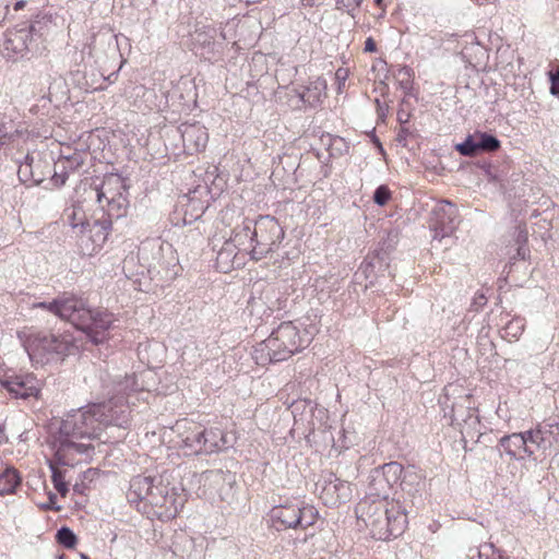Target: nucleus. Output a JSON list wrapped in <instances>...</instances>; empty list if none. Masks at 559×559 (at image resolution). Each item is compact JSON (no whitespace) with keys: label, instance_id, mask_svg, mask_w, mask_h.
<instances>
[{"label":"nucleus","instance_id":"17","mask_svg":"<svg viewBox=\"0 0 559 559\" xmlns=\"http://www.w3.org/2000/svg\"><path fill=\"white\" fill-rule=\"evenodd\" d=\"M217 29L214 26L204 25L197 27L192 35V45L197 53L206 60H216L222 55V43L216 41Z\"/></svg>","mask_w":559,"mask_h":559},{"label":"nucleus","instance_id":"52","mask_svg":"<svg viewBox=\"0 0 559 559\" xmlns=\"http://www.w3.org/2000/svg\"><path fill=\"white\" fill-rule=\"evenodd\" d=\"M49 175H51L50 167L46 168L45 166H41L37 170V176H35V178H34V186H39L40 183H43L45 181L46 177Z\"/></svg>","mask_w":559,"mask_h":559},{"label":"nucleus","instance_id":"61","mask_svg":"<svg viewBox=\"0 0 559 559\" xmlns=\"http://www.w3.org/2000/svg\"><path fill=\"white\" fill-rule=\"evenodd\" d=\"M11 15V9L8 3L3 4V9L0 10V24Z\"/></svg>","mask_w":559,"mask_h":559},{"label":"nucleus","instance_id":"13","mask_svg":"<svg viewBox=\"0 0 559 559\" xmlns=\"http://www.w3.org/2000/svg\"><path fill=\"white\" fill-rule=\"evenodd\" d=\"M37 308L49 311L52 314H73L81 311L86 312V314H102L98 311L94 312L85 298L69 292L63 293L50 302L33 304L32 309Z\"/></svg>","mask_w":559,"mask_h":559},{"label":"nucleus","instance_id":"37","mask_svg":"<svg viewBox=\"0 0 559 559\" xmlns=\"http://www.w3.org/2000/svg\"><path fill=\"white\" fill-rule=\"evenodd\" d=\"M454 148L463 156L474 157L478 155L477 141L475 136V132L473 134H468L466 139L457 143Z\"/></svg>","mask_w":559,"mask_h":559},{"label":"nucleus","instance_id":"18","mask_svg":"<svg viewBox=\"0 0 559 559\" xmlns=\"http://www.w3.org/2000/svg\"><path fill=\"white\" fill-rule=\"evenodd\" d=\"M88 48L90 55L97 63H105L109 59H116L119 55L117 36L109 29L96 33Z\"/></svg>","mask_w":559,"mask_h":559},{"label":"nucleus","instance_id":"20","mask_svg":"<svg viewBox=\"0 0 559 559\" xmlns=\"http://www.w3.org/2000/svg\"><path fill=\"white\" fill-rule=\"evenodd\" d=\"M178 132L187 153H198L206 147L209 133L204 126L200 123H181L178 127Z\"/></svg>","mask_w":559,"mask_h":559},{"label":"nucleus","instance_id":"51","mask_svg":"<svg viewBox=\"0 0 559 559\" xmlns=\"http://www.w3.org/2000/svg\"><path fill=\"white\" fill-rule=\"evenodd\" d=\"M348 76V70L345 68H338L335 72V79L338 83V93L342 92L343 86L345 85L346 79Z\"/></svg>","mask_w":559,"mask_h":559},{"label":"nucleus","instance_id":"43","mask_svg":"<svg viewBox=\"0 0 559 559\" xmlns=\"http://www.w3.org/2000/svg\"><path fill=\"white\" fill-rule=\"evenodd\" d=\"M203 428L201 426H198L194 424V433H193V438H194V455H198V454H205V445H203Z\"/></svg>","mask_w":559,"mask_h":559},{"label":"nucleus","instance_id":"31","mask_svg":"<svg viewBox=\"0 0 559 559\" xmlns=\"http://www.w3.org/2000/svg\"><path fill=\"white\" fill-rule=\"evenodd\" d=\"M236 249L229 241H226L217 252L216 266L222 272L226 273L234 266V259L237 254Z\"/></svg>","mask_w":559,"mask_h":559},{"label":"nucleus","instance_id":"6","mask_svg":"<svg viewBox=\"0 0 559 559\" xmlns=\"http://www.w3.org/2000/svg\"><path fill=\"white\" fill-rule=\"evenodd\" d=\"M271 526L277 532L286 530H307L314 525L318 511L302 500H286L269 511Z\"/></svg>","mask_w":559,"mask_h":559},{"label":"nucleus","instance_id":"19","mask_svg":"<svg viewBox=\"0 0 559 559\" xmlns=\"http://www.w3.org/2000/svg\"><path fill=\"white\" fill-rule=\"evenodd\" d=\"M499 447L511 460L521 461L535 454L534 447L523 432H514L500 438Z\"/></svg>","mask_w":559,"mask_h":559},{"label":"nucleus","instance_id":"26","mask_svg":"<svg viewBox=\"0 0 559 559\" xmlns=\"http://www.w3.org/2000/svg\"><path fill=\"white\" fill-rule=\"evenodd\" d=\"M239 251H247L249 253L255 243L253 237V222L246 218L241 225H237L233 230V236L228 240Z\"/></svg>","mask_w":559,"mask_h":559},{"label":"nucleus","instance_id":"56","mask_svg":"<svg viewBox=\"0 0 559 559\" xmlns=\"http://www.w3.org/2000/svg\"><path fill=\"white\" fill-rule=\"evenodd\" d=\"M296 94L297 96L299 97V99L304 103V104H308L310 106H316V104L318 103V97L317 96H313V98L311 99V96H307V91L306 88L302 90V91H296Z\"/></svg>","mask_w":559,"mask_h":559},{"label":"nucleus","instance_id":"64","mask_svg":"<svg viewBox=\"0 0 559 559\" xmlns=\"http://www.w3.org/2000/svg\"><path fill=\"white\" fill-rule=\"evenodd\" d=\"M527 249L524 246H518L516 255L521 259H525Z\"/></svg>","mask_w":559,"mask_h":559},{"label":"nucleus","instance_id":"10","mask_svg":"<svg viewBox=\"0 0 559 559\" xmlns=\"http://www.w3.org/2000/svg\"><path fill=\"white\" fill-rule=\"evenodd\" d=\"M112 223L110 218H95L92 223L85 221L81 223V234L78 245L83 255H92L106 242L111 230Z\"/></svg>","mask_w":559,"mask_h":559},{"label":"nucleus","instance_id":"29","mask_svg":"<svg viewBox=\"0 0 559 559\" xmlns=\"http://www.w3.org/2000/svg\"><path fill=\"white\" fill-rule=\"evenodd\" d=\"M2 385L15 397L27 399L38 394V388L28 378L14 377L2 382Z\"/></svg>","mask_w":559,"mask_h":559},{"label":"nucleus","instance_id":"45","mask_svg":"<svg viewBox=\"0 0 559 559\" xmlns=\"http://www.w3.org/2000/svg\"><path fill=\"white\" fill-rule=\"evenodd\" d=\"M485 176L488 180V182L491 183H499L502 185L503 179L501 178L500 174L498 173V169L493 167L492 165H484L483 166Z\"/></svg>","mask_w":559,"mask_h":559},{"label":"nucleus","instance_id":"47","mask_svg":"<svg viewBox=\"0 0 559 559\" xmlns=\"http://www.w3.org/2000/svg\"><path fill=\"white\" fill-rule=\"evenodd\" d=\"M325 87V82L324 81H317L314 83H311L309 86L306 87V91H307V96H311V99L313 98V96H317L318 97V102L320 100V95H321V88H324Z\"/></svg>","mask_w":559,"mask_h":559},{"label":"nucleus","instance_id":"11","mask_svg":"<svg viewBox=\"0 0 559 559\" xmlns=\"http://www.w3.org/2000/svg\"><path fill=\"white\" fill-rule=\"evenodd\" d=\"M390 261V257L383 252H369L354 274L356 283L361 284L365 281L367 288L369 285H374L381 277H394Z\"/></svg>","mask_w":559,"mask_h":559},{"label":"nucleus","instance_id":"58","mask_svg":"<svg viewBox=\"0 0 559 559\" xmlns=\"http://www.w3.org/2000/svg\"><path fill=\"white\" fill-rule=\"evenodd\" d=\"M350 1L349 0H336L335 2V7L337 10H342V9H347V13L354 17L355 16V13H354V9H349L350 7Z\"/></svg>","mask_w":559,"mask_h":559},{"label":"nucleus","instance_id":"53","mask_svg":"<svg viewBox=\"0 0 559 559\" xmlns=\"http://www.w3.org/2000/svg\"><path fill=\"white\" fill-rule=\"evenodd\" d=\"M206 302L200 298H195V299H191L189 300V306H188V309L187 311H204V307H205Z\"/></svg>","mask_w":559,"mask_h":559},{"label":"nucleus","instance_id":"59","mask_svg":"<svg viewBox=\"0 0 559 559\" xmlns=\"http://www.w3.org/2000/svg\"><path fill=\"white\" fill-rule=\"evenodd\" d=\"M527 242V231L525 229H518L516 243L518 246H524Z\"/></svg>","mask_w":559,"mask_h":559},{"label":"nucleus","instance_id":"63","mask_svg":"<svg viewBox=\"0 0 559 559\" xmlns=\"http://www.w3.org/2000/svg\"><path fill=\"white\" fill-rule=\"evenodd\" d=\"M26 4H27V2H26V1H24V0H19V1H16V2L14 3V5H13L12 10H11V13H12V12H17V11H20V10L24 9Z\"/></svg>","mask_w":559,"mask_h":559},{"label":"nucleus","instance_id":"57","mask_svg":"<svg viewBox=\"0 0 559 559\" xmlns=\"http://www.w3.org/2000/svg\"><path fill=\"white\" fill-rule=\"evenodd\" d=\"M0 139L1 141H5V143L14 139V135L8 130L7 122H0Z\"/></svg>","mask_w":559,"mask_h":559},{"label":"nucleus","instance_id":"25","mask_svg":"<svg viewBox=\"0 0 559 559\" xmlns=\"http://www.w3.org/2000/svg\"><path fill=\"white\" fill-rule=\"evenodd\" d=\"M203 435L205 454L221 452L231 447V440L221 428H203Z\"/></svg>","mask_w":559,"mask_h":559},{"label":"nucleus","instance_id":"39","mask_svg":"<svg viewBox=\"0 0 559 559\" xmlns=\"http://www.w3.org/2000/svg\"><path fill=\"white\" fill-rule=\"evenodd\" d=\"M56 540L58 544L69 549L73 548L78 543L76 535L68 526H62L57 531Z\"/></svg>","mask_w":559,"mask_h":559},{"label":"nucleus","instance_id":"40","mask_svg":"<svg viewBox=\"0 0 559 559\" xmlns=\"http://www.w3.org/2000/svg\"><path fill=\"white\" fill-rule=\"evenodd\" d=\"M199 192L200 190L198 189L192 192L193 195L189 194V201L187 204L188 209L194 212V214H191V216L194 218H199L207 207V205H204L203 202L197 200L195 194Z\"/></svg>","mask_w":559,"mask_h":559},{"label":"nucleus","instance_id":"60","mask_svg":"<svg viewBox=\"0 0 559 559\" xmlns=\"http://www.w3.org/2000/svg\"><path fill=\"white\" fill-rule=\"evenodd\" d=\"M364 50L366 52H374L377 51V44L372 37H368L365 41V48Z\"/></svg>","mask_w":559,"mask_h":559},{"label":"nucleus","instance_id":"21","mask_svg":"<svg viewBox=\"0 0 559 559\" xmlns=\"http://www.w3.org/2000/svg\"><path fill=\"white\" fill-rule=\"evenodd\" d=\"M142 390H144V386L139 382L138 376L135 373L127 374L123 379L114 381L112 396L108 401H112L114 406L126 405L129 407L128 402H124V397L129 396L130 393ZM115 408L118 409V407ZM128 412L130 413V408H128Z\"/></svg>","mask_w":559,"mask_h":559},{"label":"nucleus","instance_id":"28","mask_svg":"<svg viewBox=\"0 0 559 559\" xmlns=\"http://www.w3.org/2000/svg\"><path fill=\"white\" fill-rule=\"evenodd\" d=\"M139 260L143 261L142 266L146 267L147 274L151 280H154L163 271L167 270V266L162 261V247H157L156 250H151V258L147 254V247L143 246L139 250Z\"/></svg>","mask_w":559,"mask_h":559},{"label":"nucleus","instance_id":"23","mask_svg":"<svg viewBox=\"0 0 559 559\" xmlns=\"http://www.w3.org/2000/svg\"><path fill=\"white\" fill-rule=\"evenodd\" d=\"M399 483L401 485L402 491L411 497L412 504L421 501L424 481L421 475L418 472L413 468H403V474Z\"/></svg>","mask_w":559,"mask_h":559},{"label":"nucleus","instance_id":"15","mask_svg":"<svg viewBox=\"0 0 559 559\" xmlns=\"http://www.w3.org/2000/svg\"><path fill=\"white\" fill-rule=\"evenodd\" d=\"M293 355L285 343L280 341L273 332L271 335L259 343L253 350V358L258 365L265 366L287 360Z\"/></svg>","mask_w":559,"mask_h":559},{"label":"nucleus","instance_id":"4","mask_svg":"<svg viewBox=\"0 0 559 559\" xmlns=\"http://www.w3.org/2000/svg\"><path fill=\"white\" fill-rule=\"evenodd\" d=\"M112 401H104L72 409L61 420L57 438L96 439L105 427H129V412L126 405H116Z\"/></svg>","mask_w":559,"mask_h":559},{"label":"nucleus","instance_id":"49","mask_svg":"<svg viewBox=\"0 0 559 559\" xmlns=\"http://www.w3.org/2000/svg\"><path fill=\"white\" fill-rule=\"evenodd\" d=\"M413 136V132H411L407 128L402 127L396 134V142L401 144L403 147L408 146V138Z\"/></svg>","mask_w":559,"mask_h":559},{"label":"nucleus","instance_id":"42","mask_svg":"<svg viewBox=\"0 0 559 559\" xmlns=\"http://www.w3.org/2000/svg\"><path fill=\"white\" fill-rule=\"evenodd\" d=\"M488 298L486 294L481 290L475 294L469 305L468 311L479 312L484 310V307L487 305Z\"/></svg>","mask_w":559,"mask_h":559},{"label":"nucleus","instance_id":"32","mask_svg":"<svg viewBox=\"0 0 559 559\" xmlns=\"http://www.w3.org/2000/svg\"><path fill=\"white\" fill-rule=\"evenodd\" d=\"M478 153H493L501 147L500 140L488 132L475 131Z\"/></svg>","mask_w":559,"mask_h":559},{"label":"nucleus","instance_id":"7","mask_svg":"<svg viewBox=\"0 0 559 559\" xmlns=\"http://www.w3.org/2000/svg\"><path fill=\"white\" fill-rule=\"evenodd\" d=\"M129 186L123 177L109 174L104 177L102 185L96 188V198L105 218H120L129 207Z\"/></svg>","mask_w":559,"mask_h":559},{"label":"nucleus","instance_id":"27","mask_svg":"<svg viewBox=\"0 0 559 559\" xmlns=\"http://www.w3.org/2000/svg\"><path fill=\"white\" fill-rule=\"evenodd\" d=\"M41 166L49 168V162L45 157L40 154H37L36 156L29 153L26 154L24 160L19 166V180L22 183H26L28 180L34 181L35 176H37V170Z\"/></svg>","mask_w":559,"mask_h":559},{"label":"nucleus","instance_id":"12","mask_svg":"<svg viewBox=\"0 0 559 559\" xmlns=\"http://www.w3.org/2000/svg\"><path fill=\"white\" fill-rule=\"evenodd\" d=\"M460 216L456 205L450 201L437 203L430 212L429 228L433 238L441 240L450 236L459 226Z\"/></svg>","mask_w":559,"mask_h":559},{"label":"nucleus","instance_id":"54","mask_svg":"<svg viewBox=\"0 0 559 559\" xmlns=\"http://www.w3.org/2000/svg\"><path fill=\"white\" fill-rule=\"evenodd\" d=\"M56 500H57V496H56V493H53V492H51V491H50V492L48 493V502L43 503V504L40 506V508H41L43 510H56V511H59V510H60V507H59V506H56Z\"/></svg>","mask_w":559,"mask_h":559},{"label":"nucleus","instance_id":"48","mask_svg":"<svg viewBox=\"0 0 559 559\" xmlns=\"http://www.w3.org/2000/svg\"><path fill=\"white\" fill-rule=\"evenodd\" d=\"M550 81V94L559 97V69L548 73Z\"/></svg>","mask_w":559,"mask_h":559},{"label":"nucleus","instance_id":"41","mask_svg":"<svg viewBox=\"0 0 559 559\" xmlns=\"http://www.w3.org/2000/svg\"><path fill=\"white\" fill-rule=\"evenodd\" d=\"M391 195L392 193L388 186L381 185L374 190L372 200L377 205L384 206L391 199Z\"/></svg>","mask_w":559,"mask_h":559},{"label":"nucleus","instance_id":"55","mask_svg":"<svg viewBox=\"0 0 559 559\" xmlns=\"http://www.w3.org/2000/svg\"><path fill=\"white\" fill-rule=\"evenodd\" d=\"M68 221L70 226L73 229H79V235L81 234V223L84 222L83 219H78V212L75 209H73L72 213L68 215Z\"/></svg>","mask_w":559,"mask_h":559},{"label":"nucleus","instance_id":"24","mask_svg":"<svg viewBox=\"0 0 559 559\" xmlns=\"http://www.w3.org/2000/svg\"><path fill=\"white\" fill-rule=\"evenodd\" d=\"M559 432V423L556 420H551L545 425H537L536 428L530 429L525 431L526 438L531 441V444L534 447V451L536 452L539 449H545L547 444H550L549 437L554 435H558Z\"/></svg>","mask_w":559,"mask_h":559},{"label":"nucleus","instance_id":"62","mask_svg":"<svg viewBox=\"0 0 559 559\" xmlns=\"http://www.w3.org/2000/svg\"><path fill=\"white\" fill-rule=\"evenodd\" d=\"M374 104L377 106V112L380 117L384 116L385 115V111L388 110V106L383 105L379 98H376L374 99Z\"/></svg>","mask_w":559,"mask_h":559},{"label":"nucleus","instance_id":"3","mask_svg":"<svg viewBox=\"0 0 559 559\" xmlns=\"http://www.w3.org/2000/svg\"><path fill=\"white\" fill-rule=\"evenodd\" d=\"M128 501L148 513V508L160 520L176 518L187 501L182 484L169 471L155 476L138 475L130 480Z\"/></svg>","mask_w":559,"mask_h":559},{"label":"nucleus","instance_id":"35","mask_svg":"<svg viewBox=\"0 0 559 559\" xmlns=\"http://www.w3.org/2000/svg\"><path fill=\"white\" fill-rule=\"evenodd\" d=\"M86 154L83 152H74L68 156H61L58 164L55 166L63 167V169L68 173L75 171L80 169L85 162Z\"/></svg>","mask_w":559,"mask_h":559},{"label":"nucleus","instance_id":"5","mask_svg":"<svg viewBox=\"0 0 559 559\" xmlns=\"http://www.w3.org/2000/svg\"><path fill=\"white\" fill-rule=\"evenodd\" d=\"M56 24L51 14L40 13L8 29L2 45V56L12 62L31 60L45 49L46 36Z\"/></svg>","mask_w":559,"mask_h":559},{"label":"nucleus","instance_id":"38","mask_svg":"<svg viewBox=\"0 0 559 559\" xmlns=\"http://www.w3.org/2000/svg\"><path fill=\"white\" fill-rule=\"evenodd\" d=\"M399 242V231L396 229H390L386 231V236L380 241L379 248L374 251L383 252L385 255L391 254L396 248Z\"/></svg>","mask_w":559,"mask_h":559},{"label":"nucleus","instance_id":"8","mask_svg":"<svg viewBox=\"0 0 559 559\" xmlns=\"http://www.w3.org/2000/svg\"><path fill=\"white\" fill-rule=\"evenodd\" d=\"M253 237L255 243L249 254L251 260L260 261L278 249L285 237V231L274 216L260 215L253 222Z\"/></svg>","mask_w":559,"mask_h":559},{"label":"nucleus","instance_id":"14","mask_svg":"<svg viewBox=\"0 0 559 559\" xmlns=\"http://www.w3.org/2000/svg\"><path fill=\"white\" fill-rule=\"evenodd\" d=\"M321 487L320 498L325 506L336 507L350 499L352 490L348 481L338 478L335 474L324 475L318 483Z\"/></svg>","mask_w":559,"mask_h":559},{"label":"nucleus","instance_id":"1","mask_svg":"<svg viewBox=\"0 0 559 559\" xmlns=\"http://www.w3.org/2000/svg\"><path fill=\"white\" fill-rule=\"evenodd\" d=\"M403 474V466L397 462H389L373 468L368 477L367 499L359 503L366 525L373 538L389 540L401 536L408 523L409 512L406 502L400 499L388 500L391 489Z\"/></svg>","mask_w":559,"mask_h":559},{"label":"nucleus","instance_id":"46","mask_svg":"<svg viewBox=\"0 0 559 559\" xmlns=\"http://www.w3.org/2000/svg\"><path fill=\"white\" fill-rule=\"evenodd\" d=\"M69 173L63 169V167H61L60 171H57L56 169L53 170V174L51 175V182L53 185V187L56 188H61L62 186L66 185L67 180H68V175Z\"/></svg>","mask_w":559,"mask_h":559},{"label":"nucleus","instance_id":"2","mask_svg":"<svg viewBox=\"0 0 559 559\" xmlns=\"http://www.w3.org/2000/svg\"><path fill=\"white\" fill-rule=\"evenodd\" d=\"M80 326L73 323L72 331L61 334H46L24 326L16 331V336L34 366L63 361L66 357L75 355L82 347L81 335L91 343L98 345L108 340L111 321L108 317H82Z\"/></svg>","mask_w":559,"mask_h":559},{"label":"nucleus","instance_id":"36","mask_svg":"<svg viewBox=\"0 0 559 559\" xmlns=\"http://www.w3.org/2000/svg\"><path fill=\"white\" fill-rule=\"evenodd\" d=\"M49 468L51 471V480L53 484L55 489L64 497L68 491V484L64 480V472H62L53 462H48Z\"/></svg>","mask_w":559,"mask_h":559},{"label":"nucleus","instance_id":"22","mask_svg":"<svg viewBox=\"0 0 559 559\" xmlns=\"http://www.w3.org/2000/svg\"><path fill=\"white\" fill-rule=\"evenodd\" d=\"M173 431L177 433L176 439H173L174 445L182 451L185 455H194V424L182 419L176 423Z\"/></svg>","mask_w":559,"mask_h":559},{"label":"nucleus","instance_id":"34","mask_svg":"<svg viewBox=\"0 0 559 559\" xmlns=\"http://www.w3.org/2000/svg\"><path fill=\"white\" fill-rule=\"evenodd\" d=\"M74 438H57L55 439V443L58 447V452L60 451H69L73 450L79 454H88L93 451V447L86 443L75 442Z\"/></svg>","mask_w":559,"mask_h":559},{"label":"nucleus","instance_id":"9","mask_svg":"<svg viewBox=\"0 0 559 559\" xmlns=\"http://www.w3.org/2000/svg\"><path fill=\"white\" fill-rule=\"evenodd\" d=\"M272 332L285 343L286 348L294 355L310 344L318 333V326L311 317H299L293 321L282 322Z\"/></svg>","mask_w":559,"mask_h":559},{"label":"nucleus","instance_id":"16","mask_svg":"<svg viewBox=\"0 0 559 559\" xmlns=\"http://www.w3.org/2000/svg\"><path fill=\"white\" fill-rule=\"evenodd\" d=\"M451 425L461 429L462 437L479 436L480 420L477 409L463 403H455L451 408Z\"/></svg>","mask_w":559,"mask_h":559},{"label":"nucleus","instance_id":"30","mask_svg":"<svg viewBox=\"0 0 559 559\" xmlns=\"http://www.w3.org/2000/svg\"><path fill=\"white\" fill-rule=\"evenodd\" d=\"M21 483L17 471L13 467H7L0 473V495L13 493Z\"/></svg>","mask_w":559,"mask_h":559},{"label":"nucleus","instance_id":"44","mask_svg":"<svg viewBox=\"0 0 559 559\" xmlns=\"http://www.w3.org/2000/svg\"><path fill=\"white\" fill-rule=\"evenodd\" d=\"M399 75L402 76V79L400 80L399 84H400V87L405 92L407 93L411 88H412V81H411V76H412V69L408 68V67H402L400 70H399Z\"/></svg>","mask_w":559,"mask_h":559},{"label":"nucleus","instance_id":"50","mask_svg":"<svg viewBox=\"0 0 559 559\" xmlns=\"http://www.w3.org/2000/svg\"><path fill=\"white\" fill-rule=\"evenodd\" d=\"M301 407H302L304 411H306V408H308L310 413H312L313 408H314V406H313L311 401L295 402L292 405V414L294 416H296V412L299 411Z\"/></svg>","mask_w":559,"mask_h":559},{"label":"nucleus","instance_id":"33","mask_svg":"<svg viewBox=\"0 0 559 559\" xmlns=\"http://www.w3.org/2000/svg\"><path fill=\"white\" fill-rule=\"evenodd\" d=\"M525 328V317H512L502 328L501 335L508 341L518 340Z\"/></svg>","mask_w":559,"mask_h":559}]
</instances>
